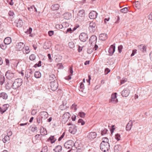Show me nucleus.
I'll use <instances>...</instances> for the list:
<instances>
[{"label":"nucleus","instance_id":"obj_59","mask_svg":"<svg viewBox=\"0 0 152 152\" xmlns=\"http://www.w3.org/2000/svg\"><path fill=\"white\" fill-rule=\"evenodd\" d=\"M57 66H58L59 68L60 69H63V66L62 64L61 63H59L58 64H57Z\"/></svg>","mask_w":152,"mask_h":152},{"label":"nucleus","instance_id":"obj_4","mask_svg":"<svg viewBox=\"0 0 152 152\" xmlns=\"http://www.w3.org/2000/svg\"><path fill=\"white\" fill-rule=\"evenodd\" d=\"M50 87L51 89L53 91H56L58 87V84L57 81L55 80L54 81L51 82L50 83Z\"/></svg>","mask_w":152,"mask_h":152},{"label":"nucleus","instance_id":"obj_41","mask_svg":"<svg viewBox=\"0 0 152 152\" xmlns=\"http://www.w3.org/2000/svg\"><path fill=\"white\" fill-rule=\"evenodd\" d=\"M6 45L7 44H5L4 43L0 44V48L3 50H5L7 47Z\"/></svg>","mask_w":152,"mask_h":152},{"label":"nucleus","instance_id":"obj_26","mask_svg":"<svg viewBox=\"0 0 152 152\" xmlns=\"http://www.w3.org/2000/svg\"><path fill=\"white\" fill-rule=\"evenodd\" d=\"M122 149V146L120 145H117L115 146L114 149L115 151L118 152L121 150Z\"/></svg>","mask_w":152,"mask_h":152},{"label":"nucleus","instance_id":"obj_56","mask_svg":"<svg viewBox=\"0 0 152 152\" xmlns=\"http://www.w3.org/2000/svg\"><path fill=\"white\" fill-rule=\"evenodd\" d=\"M9 15L10 17H13L14 14L13 11H10L9 12Z\"/></svg>","mask_w":152,"mask_h":152},{"label":"nucleus","instance_id":"obj_46","mask_svg":"<svg viewBox=\"0 0 152 152\" xmlns=\"http://www.w3.org/2000/svg\"><path fill=\"white\" fill-rule=\"evenodd\" d=\"M68 45L69 47L72 48H73L75 47V45L73 42H69L68 43Z\"/></svg>","mask_w":152,"mask_h":152},{"label":"nucleus","instance_id":"obj_12","mask_svg":"<svg viewBox=\"0 0 152 152\" xmlns=\"http://www.w3.org/2000/svg\"><path fill=\"white\" fill-rule=\"evenodd\" d=\"M8 104H6L3 105L2 107H0V112L1 114H3L4 113L7 109L9 107Z\"/></svg>","mask_w":152,"mask_h":152},{"label":"nucleus","instance_id":"obj_34","mask_svg":"<svg viewBox=\"0 0 152 152\" xmlns=\"http://www.w3.org/2000/svg\"><path fill=\"white\" fill-rule=\"evenodd\" d=\"M59 7V5L58 4H55L54 5L52 6V9L54 10H58Z\"/></svg>","mask_w":152,"mask_h":152},{"label":"nucleus","instance_id":"obj_17","mask_svg":"<svg viewBox=\"0 0 152 152\" xmlns=\"http://www.w3.org/2000/svg\"><path fill=\"white\" fill-rule=\"evenodd\" d=\"M43 48L45 49H47L50 48L51 47V43L50 41L44 43L43 45Z\"/></svg>","mask_w":152,"mask_h":152},{"label":"nucleus","instance_id":"obj_64","mask_svg":"<svg viewBox=\"0 0 152 152\" xmlns=\"http://www.w3.org/2000/svg\"><path fill=\"white\" fill-rule=\"evenodd\" d=\"M110 72V70L108 68H106L105 69V72L106 74H108Z\"/></svg>","mask_w":152,"mask_h":152},{"label":"nucleus","instance_id":"obj_21","mask_svg":"<svg viewBox=\"0 0 152 152\" xmlns=\"http://www.w3.org/2000/svg\"><path fill=\"white\" fill-rule=\"evenodd\" d=\"M69 75L68 77H66V79L67 80H70L71 78V76L72 75L73 73V70L72 69V66H70L69 69Z\"/></svg>","mask_w":152,"mask_h":152},{"label":"nucleus","instance_id":"obj_57","mask_svg":"<svg viewBox=\"0 0 152 152\" xmlns=\"http://www.w3.org/2000/svg\"><path fill=\"white\" fill-rule=\"evenodd\" d=\"M76 105L75 104H73L71 107V108L73 109L75 111L77 110V108L76 107Z\"/></svg>","mask_w":152,"mask_h":152},{"label":"nucleus","instance_id":"obj_54","mask_svg":"<svg viewBox=\"0 0 152 152\" xmlns=\"http://www.w3.org/2000/svg\"><path fill=\"white\" fill-rule=\"evenodd\" d=\"M72 31V30L70 28H68L67 29L65 33L66 34H67L68 32L69 33H71Z\"/></svg>","mask_w":152,"mask_h":152},{"label":"nucleus","instance_id":"obj_61","mask_svg":"<svg viewBox=\"0 0 152 152\" xmlns=\"http://www.w3.org/2000/svg\"><path fill=\"white\" fill-rule=\"evenodd\" d=\"M65 134H62L59 138L58 141H60L61 140V139L64 137Z\"/></svg>","mask_w":152,"mask_h":152},{"label":"nucleus","instance_id":"obj_19","mask_svg":"<svg viewBox=\"0 0 152 152\" xmlns=\"http://www.w3.org/2000/svg\"><path fill=\"white\" fill-rule=\"evenodd\" d=\"M64 18L66 20H69L71 18L72 15L69 12L64 13L63 15Z\"/></svg>","mask_w":152,"mask_h":152},{"label":"nucleus","instance_id":"obj_8","mask_svg":"<svg viewBox=\"0 0 152 152\" xmlns=\"http://www.w3.org/2000/svg\"><path fill=\"white\" fill-rule=\"evenodd\" d=\"M116 93H115L114 94H112L111 96V99L109 100L110 102L113 103H116L118 102L117 99H116Z\"/></svg>","mask_w":152,"mask_h":152},{"label":"nucleus","instance_id":"obj_45","mask_svg":"<svg viewBox=\"0 0 152 152\" xmlns=\"http://www.w3.org/2000/svg\"><path fill=\"white\" fill-rule=\"evenodd\" d=\"M41 66V61H39L38 63L35 64L34 65V66L35 67H39Z\"/></svg>","mask_w":152,"mask_h":152},{"label":"nucleus","instance_id":"obj_62","mask_svg":"<svg viewBox=\"0 0 152 152\" xmlns=\"http://www.w3.org/2000/svg\"><path fill=\"white\" fill-rule=\"evenodd\" d=\"M111 59L110 60H109L110 63H109V64L110 65H112L115 62V60L114 59H113V60L111 61Z\"/></svg>","mask_w":152,"mask_h":152},{"label":"nucleus","instance_id":"obj_52","mask_svg":"<svg viewBox=\"0 0 152 152\" xmlns=\"http://www.w3.org/2000/svg\"><path fill=\"white\" fill-rule=\"evenodd\" d=\"M48 151V147L47 146H45L43 148H42L40 152H47Z\"/></svg>","mask_w":152,"mask_h":152},{"label":"nucleus","instance_id":"obj_22","mask_svg":"<svg viewBox=\"0 0 152 152\" xmlns=\"http://www.w3.org/2000/svg\"><path fill=\"white\" fill-rule=\"evenodd\" d=\"M8 97L7 94L5 92H2L0 93V98L6 100L7 99Z\"/></svg>","mask_w":152,"mask_h":152},{"label":"nucleus","instance_id":"obj_39","mask_svg":"<svg viewBox=\"0 0 152 152\" xmlns=\"http://www.w3.org/2000/svg\"><path fill=\"white\" fill-rule=\"evenodd\" d=\"M80 91H81L82 92L84 93V84L83 83H80ZM84 93H86V92H84Z\"/></svg>","mask_w":152,"mask_h":152},{"label":"nucleus","instance_id":"obj_40","mask_svg":"<svg viewBox=\"0 0 152 152\" xmlns=\"http://www.w3.org/2000/svg\"><path fill=\"white\" fill-rule=\"evenodd\" d=\"M78 115L81 118H84L85 117L86 114L83 112H80L79 113Z\"/></svg>","mask_w":152,"mask_h":152},{"label":"nucleus","instance_id":"obj_5","mask_svg":"<svg viewBox=\"0 0 152 152\" xmlns=\"http://www.w3.org/2000/svg\"><path fill=\"white\" fill-rule=\"evenodd\" d=\"M88 37L87 34L84 32L81 33L79 37L80 40L83 42H85L87 40Z\"/></svg>","mask_w":152,"mask_h":152},{"label":"nucleus","instance_id":"obj_10","mask_svg":"<svg viewBox=\"0 0 152 152\" xmlns=\"http://www.w3.org/2000/svg\"><path fill=\"white\" fill-rule=\"evenodd\" d=\"M115 50V44H114L111 45L108 50V53L109 55H112L114 53Z\"/></svg>","mask_w":152,"mask_h":152},{"label":"nucleus","instance_id":"obj_1","mask_svg":"<svg viewBox=\"0 0 152 152\" xmlns=\"http://www.w3.org/2000/svg\"><path fill=\"white\" fill-rule=\"evenodd\" d=\"M23 80L20 78L16 79L12 83V88L16 89L18 88L22 85Z\"/></svg>","mask_w":152,"mask_h":152},{"label":"nucleus","instance_id":"obj_35","mask_svg":"<svg viewBox=\"0 0 152 152\" xmlns=\"http://www.w3.org/2000/svg\"><path fill=\"white\" fill-rule=\"evenodd\" d=\"M6 87L7 88L10 89L12 88V83H10L9 80L6 85Z\"/></svg>","mask_w":152,"mask_h":152},{"label":"nucleus","instance_id":"obj_30","mask_svg":"<svg viewBox=\"0 0 152 152\" xmlns=\"http://www.w3.org/2000/svg\"><path fill=\"white\" fill-rule=\"evenodd\" d=\"M41 76V73L39 71H36L34 73V76L36 78H39Z\"/></svg>","mask_w":152,"mask_h":152},{"label":"nucleus","instance_id":"obj_60","mask_svg":"<svg viewBox=\"0 0 152 152\" xmlns=\"http://www.w3.org/2000/svg\"><path fill=\"white\" fill-rule=\"evenodd\" d=\"M94 50L93 48H88L87 50V53L89 54H91Z\"/></svg>","mask_w":152,"mask_h":152},{"label":"nucleus","instance_id":"obj_51","mask_svg":"<svg viewBox=\"0 0 152 152\" xmlns=\"http://www.w3.org/2000/svg\"><path fill=\"white\" fill-rule=\"evenodd\" d=\"M115 125H112L110 128V131L111 132V133H113L114 132V131L115 129L114 128Z\"/></svg>","mask_w":152,"mask_h":152},{"label":"nucleus","instance_id":"obj_14","mask_svg":"<svg viewBox=\"0 0 152 152\" xmlns=\"http://www.w3.org/2000/svg\"><path fill=\"white\" fill-rule=\"evenodd\" d=\"M129 94V91L128 88H125L122 91L121 94L123 97H126Z\"/></svg>","mask_w":152,"mask_h":152},{"label":"nucleus","instance_id":"obj_20","mask_svg":"<svg viewBox=\"0 0 152 152\" xmlns=\"http://www.w3.org/2000/svg\"><path fill=\"white\" fill-rule=\"evenodd\" d=\"M138 48L141 51L145 52L146 50V46L143 45H141L138 46Z\"/></svg>","mask_w":152,"mask_h":152},{"label":"nucleus","instance_id":"obj_49","mask_svg":"<svg viewBox=\"0 0 152 152\" xmlns=\"http://www.w3.org/2000/svg\"><path fill=\"white\" fill-rule=\"evenodd\" d=\"M78 123H81L82 125H84L85 123V122L82 119H79L78 121Z\"/></svg>","mask_w":152,"mask_h":152},{"label":"nucleus","instance_id":"obj_11","mask_svg":"<svg viewBox=\"0 0 152 152\" xmlns=\"http://www.w3.org/2000/svg\"><path fill=\"white\" fill-rule=\"evenodd\" d=\"M97 37L95 35L92 36L89 40V42L91 45L94 44L96 42Z\"/></svg>","mask_w":152,"mask_h":152},{"label":"nucleus","instance_id":"obj_9","mask_svg":"<svg viewBox=\"0 0 152 152\" xmlns=\"http://www.w3.org/2000/svg\"><path fill=\"white\" fill-rule=\"evenodd\" d=\"M25 47V45L23 42L18 43L16 46V49L17 50L20 51L22 50Z\"/></svg>","mask_w":152,"mask_h":152},{"label":"nucleus","instance_id":"obj_7","mask_svg":"<svg viewBox=\"0 0 152 152\" xmlns=\"http://www.w3.org/2000/svg\"><path fill=\"white\" fill-rule=\"evenodd\" d=\"M5 76L6 78L10 80L15 78L14 73H12L10 70H8L6 72Z\"/></svg>","mask_w":152,"mask_h":152},{"label":"nucleus","instance_id":"obj_38","mask_svg":"<svg viewBox=\"0 0 152 152\" xmlns=\"http://www.w3.org/2000/svg\"><path fill=\"white\" fill-rule=\"evenodd\" d=\"M76 126L74 125L73 126L74 128L72 130V128L70 127V129L69 130V132H70L71 133H72V132H74V133L76 132L77 130L76 129Z\"/></svg>","mask_w":152,"mask_h":152},{"label":"nucleus","instance_id":"obj_63","mask_svg":"<svg viewBox=\"0 0 152 152\" xmlns=\"http://www.w3.org/2000/svg\"><path fill=\"white\" fill-rule=\"evenodd\" d=\"M54 33L53 31H50L48 32V34L49 36H52Z\"/></svg>","mask_w":152,"mask_h":152},{"label":"nucleus","instance_id":"obj_47","mask_svg":"<svg viewBox=\"0 0 152 152\" xmlns=\"http://www.w3.org/2000/svg\"><path fill=\"white\" fill-rule=\"evenodd\" d=\"M32 31V28L30 27L27 30V31H26L25 32L27 34H30L31 33V31Z\"/></svg>","mask_w":152,"mask_h":152},{"label":"nucleus","instance_id":"obj_36","mask_svg":"<svg viewBox=\"0 0 152 152\" xmlns=\"http://www.w3.org/2000/svg\"><path fill=\"white\" fill-rule=\"evenodd\" d=\"M48 140L50 141L52 143H53L55 142L56 140V139H55L54 137V136H51L48 139Z\"/></svg>","mask_w":152,"mask_h":152},{"label":"nucleus","instance_id":"obj_24","mask_svg":"<svg viewBox=\"0 0 152 152\" xmlns=\"http://www.w3.org/2000/svg\"><path fill=\"white\" fill-rule=\"evenodd\" d=\"M16 26L19 27H21L23 25V22L21 20L19 19L18 20L16 21Z\"/></svg>","mask_w":152,"mask_h":152},{"label":"nucleus","instance_id":"obj_16","mask_svg":"<svg viewBox=\"0 0 152 152\" xmlns=\"http://www.w3.org/2000/svg\"><path fill=\"white\" fill-rule=\"evenodd\" d=\"M134 122V121H130L128 124H127L126 127V129L127 131H129L130 130L131 127L133 125V122Z\"/></svg>","mask_w":152,"mask_h":152},{"label":"nucleus","instance_id":"obj_31","mask_svg":"<svg viewBox=\"0 0 152 152\" xmlns=\"http://www.w3.org/2000/svg\"><path fill=\"white\" fill-rule=\"evenodd\" d=\"M5 81V78L3 75L0 76V84L1 85H3Z\"/></svg>","mask_w":152,"mask_h":152},{"label":"nucleus","instance_id":"obj_44","mask_svg":"<svg viewBox=\"0 0 152 152\" xmlns=\"http://www.w3.org/2000/svg\"><path fill=\"white\" fill-rule=\"evenodd\" d=\"M115 138L117 141L120 140L121 138V136L119 134H115Z\"/></svg>","mask_w":152,"mask_h":152},{"label":"nucleus","instance_id":"obj_37","mask_svg":"<svg viewBox=\"0 0 152 152\" xmlns=\"http://www.w3.org/2000/svg\"><path fill=\"white\" fill-rule=\"evenodd\" d=\"M120 11L122 13H125L128 12V10L127 7H125L121 9Z\"/></svg>","mask_w":152,"mask_h":152},{"label":"nucleus","instance_id":"obj_23","mask_svg":"<svg viewBox=\"0 0 152 152\" xmlns=\"http://www.w3.org/2000/svg\"><path fill=\"white\" fill-rule=\"evenodd\" d=\"M97 136V134H89L87 136L88 138L90 140H93Z\"/></svg>","mask_w":152,"mask_h":152},{"label":"nucleus","instance_id":"obj_48","mask_svg":"<svg viewBox=\"0 0 152 152\" xmlns=\"http://www.w3.org/2000/svg\"><path fill=\"white\" fill-rule=\"evenodd\" d=\"M42 134H38L35 136V138L36 139H40L42 137Z\"/></svg>","mask_w":152,"mask_h":152},{"label":"nucleus","instance_id":"obj_13","mask_svg":"<svg viewBox=\"0 0 152 152\" xmlns=\"http://www.w3.org/2000/svg\"><path fill=\"white\" fill-rule=\"evenodd\" d=\"M98 15V13L95 11H91L89 14V16L91 19H94L96 18Z\"/></svg>","mask_w":152,"mask_h":152},{"label":"nucleus","instance_id":"obj_18","mask_svg":"<svg viewBox=\"0 0 152 152\" xmlns=\"http://www.w3.org/2000/svg\"><path fill=\"white\" fill-rule=\"evenodd\" d=\"M99 38L100 40L104 41L107 39V34L105 33L101 34L99 35Z\"/></svg>","mask_w":152,"mask_h":152},{"label":"nucleus","instance_id":"obj_33","mask_svg":"<svg viewBox=\"0 0 152 152\" xmlns=\"http://www.w3.org/2000/svg\"><path fill=\"white\" fill-rule=\"evenodd\" d=\"M85 14V11L83 10H80L78 14V15L80 17H84Z\"/></svg>","mask_w":152,"mask_h":152},{"label":"nucleus","instance_id":"obj_58","mask_svg":"<svg viewBox=\"0 0 152 152\" xmlns=\"http://www.w3.org/2000/svg\"><path fill=\"white\" fill-rule=\"evenodd\" d=\"M137 51V50L136 49L133 50H132V53L131 55V56L132 57L134 56L135 54V53H136Z\"/></svg>","mask_w":152,"mask_h":152},{"label":"nucleus","instance_id":"obj_50","mask_svg":"<svg viewBox=\"0 0 152 152\" xmlns=\"http://www.w3.org/2000/svg\"><path fill=\"white\" fill-rule=\"evenodd\" d=\"M25 49L26 50L25 52L26 53L28 54L30 52V50L29 49V47L28 46H26L25 47Z\"/></svg>","mask_w":152,"mask_h":152},{"label":"nucleus","instance_id":"obj_53","mask_svg":"<svg viewBox=\"0 0 152 152\" xmlns=\"http://www.w3.org/2000/svg\"><path fill=\"white\" fill-rule=\"evenodd\" d=\"M56 26V28L58 29H62L63 27L62 24H57Z\"/></svg>","mask_w":152,"mask_h":152},{"label":"nucleus","instance_id":"obj_42","mask_svg":"<svg viewBox=\"0 0 152 152\" xmlns=\"http://www.w3.org/2000/svg\"><path fill=\"white\" fill-rule=\"evenodd\" d=\"M36 58V56L34 54H32L29 56V59L31 61L34 60Z\"/></svg>","mask_w":152,"mask_h":152},{"label":"nucleus","instance_id":"obj_29","mask_svg":"<svg viewBox=\"0 0 152 152\" xmlns=\"http://www.w3.org/2000/svg\"><path fill=\"white\" fill-rule=\"evenodd\" d=\"M12 134H11L10 135H6L4 138H3L2 139V141L4 143H5L7 141H8L10 140V137L9 136H10Z\"/></svg>","mask_w":152,"mask_h":152},{"label":"nucleus","instance_id":"obj_55","mask_svg":"<svg viewBox=\"0 0 152 152\" xmlns=\"http://www.w3.org/2000/svg\"><path fill=\"white\" fill-rule=\"evenodd\" d=\"M122 48L123 46L122 45H120L118 46V50L119 53H121V52Z\"/></svg>","mask_w":152,"mask_h":152},{"label":"nucleus","instance_id":"obj_43","mask_svg":"<svg viewBox=\"0 0 152 152\" xmlns=\"http://www.w3.org/2000/svg\"><path fill=\"white\" fill-rule=\"evenodd\" d=\"M37 128L35 126H34L30 128V130L32 132H34L37 130Z\"/></svg>","mask_w":152,"mask_h":152},{"label":"nucleus","instance_id":"obj_25","mask_svg":"<svg viewBox=\"0 0 152 152\" xmlns=\"http://www.w3.org/2000/svg\"><path fill=\"white\" fill-rule=\"evenodd\" d=\"M4 42L5 44L9 45L12 42V39L10 37H8L4 39Z\"/></svg>","mask_w":152,"mask_h":152},{"label":"nucleus","instance_id":"obj_3","mask_svg":"<svg viewBox=\"0 0 152 152\" xmlns=\"http://www.w3.org/2000/svg\"><path fill=\"white\" fill-rule=\"evenodd\" d=\"M110 148L109 144H103L101 143L100 145V148L102 151L104 152L107 151Z\"/></svg>","mask_w":152,"mask_h":152},{"label":"nucleus","instance_id":"obj_28","mask_svg":"<svg viewBox=\"0 0 152 152\" xmlns=\"http://www.w3.org/2000/svg\"><path fill=\"white\" fill-rule=\"evenodd\" d=\"M62 146L60 145H58L54 149V150L56 152H60L62 150Z\"/></svg>","mask_w":152,"mask_h":152},{"label":"nucleus","instance_id":"obj_6","mask_svg":"<svg viewBox=\"0 0 152 152\" xmlns=\"http://www.w3.org/2000/svg\"><path fill=\"white\" fill-rule=\"evenodd\" d=\"M88 28L91 32H94L96 28V24L93 22H91L89 24Z\"/></svg>","mask_w":152,"mask_h":152},{"label":"nucleus","instance_id":"obj_32","mask_svg":"<svg viewBox=\"0 0 152 152\" xmlns=\"http://www.w3.org/2000/svg\"><path fill=\"white\" fill-rule=\"evenodd\" d=\"M102 141L101 143H103V144H109L108 143L109 140L108 138L107 137H103L102 138Z\"/></svg>","mask_w":152,"mask_h":152},{"label":"nucleus","instance_id":"obj_27","mask_svg":"<svg viewBox=\"0 0 152 152\" xmlns=\"http://www.w3.org/2000/svg\"><path fill=\"white\" fill-rule=\"evenodd\" d=\"M70 114L68 112L65 113L62 116V118L63 119H66V120H68L70 117Z\"/></svg>","mask_w":152,"mask_h":152},{"label":"nucleus","instance_id":"obj_15","mask_svg":"<svg viewBox=\"0 0 152 152\" xmlns=\"http://www.w3.org/2000/svg\"><path fill=\"white\" fill-rule=\"evenodd\" d=\"M41 118H44V119H46L48 117V114L47 112L45 111H42L40 113Z\"/></svg>","mask_w":152,"mask_h":152},{"label":"nucleus","instance_id":"obj_2","mask_svg":"<svg viewBox=\"0 0 152 152\" xmlns=\"http://www.w3.org/2000/svg\"><path fill=\"white\" fill-rule=\"evenodd\" d=\"M77 143V142H76L74 143V142L72 140H69L67 141L64 143V145L65 148L67 149H72L73 146L75 147Z\"/></svg>","mask_w":152,"mask_h":152}]
</instances>
